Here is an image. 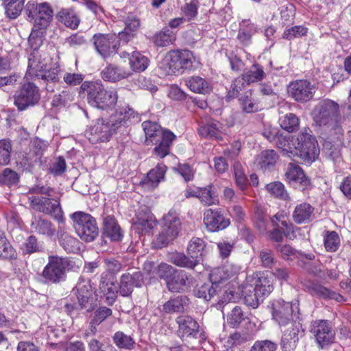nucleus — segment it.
<instances>
[{"label": "nucleus", "instance_id": "35", "mask_svg": "<svg viewBox=\"0 0 351 351\" xmlns=\"http://www.w3.org/2000/svg\"><path fill=\"white\" fill-rule=\"evenodd\" d=\"M189 305V299L185 295H178L171 298L162 306V311L166 313L183 312Z\"/></svg>", "mask_w": 351, "mask_h": 351}, {"label": "nucleus", "instance_id": "33", "mask_svg": "<svg viewBox=\"0 0 351 351\" xmlns=\"http://www.w3.org/2000/svg\"><path fill=\"white\" fill-rule=\"evenodd\" d=\"M314 208L308 203H302L295 206L293 213V219L298 223H306L313 219Z\"/></svg>", "mask_w": 351, "mask_h": 351}, {"label": "nucleus", "instance_id": "1", "mask_svg": "<svg viewBox=\"0 0 351 351\" xmlns=\"http://www.w3.org/2000/svg\"><path fill=\"white\" fill-rule=\"evenodd\" d=\"M311 114L322 134L327 138H339L343 129L339 104L330 99L322 100L314 107Z\"/></svg>", "mask_w": 351, "mask_h": 351}, {"label": "nucleus", "instance_id": "22", "mask_svg": "<svg viewBox=\"0 0 351 351\" xmlns=\"http://www.w3.org/2000/svg\"><path fill=\"white\" fill-rule=\"evenodd\" d=\"M204 223L210 232L222 230L230 224L229 218H226L219 210L207 209L204 213Z\"/></svg>", "mask_w": 351, "mask_h": 351}, {"label": "nucleus", "instance_id": "36", "mask_svg": "<svg viewBox=\"0 0 351 351\" xmlns=\"http://www.w3.org/2000/svg\"><path fill=\"white\" fill-rule=\"evenodd\" d=\"M58 20L64 23L65 26L71 29H76L80 23V19L72 8H62L56 16Z\"/></svg>", "mask_w": 351, "mask_h": 351}, {"label": "nucleus", "instance_id": "38", "mask_svg": "<svg viewBox=\"0 0 351 351\" xmlns=\"http://www.w3.org/2000/svg\"><path fill=\"white\" fill-rule=\"evenodd\" d=\"M266 74L263 70V67L258 64H254L252 67L242 75V85L244 83L250 84L251 83L258 82L264 79Z\"/></svg>", "mask_w": 351, "mask_h": 351}, {"label": "nucleus", "instance_id": "46", "mask_svg": "<svg viewBox=\"0 0 351 351\" xmlns=\"http://www.w3.org/2000/svg\"><path fill=\"white\" fill-rule=\"evenodd\" d=\"M129 59L130 66L134 71H143L149 65L148 58L138 51H134Z\"/></svg>", "mask_w": 351, "mask_h": 351}, {"label": "nucleus", "instance_id": "21", "mask_svg": "<svg viewBox=\"0 0 351 351\" xmlns=\"http://www.w3.org/2000/svg\"><path fill=\"white\" fill-rule=\"evenodd\" d=\"M132 220V229L138 234H149L157 226L156 219L147 208L138 211Z\"/></svg>", "mask_w": 351, "mask_h": 351}, {"label": "nucleus", "instance_id": "9", "mask_svg": "<svg viewBox=\"0 0 351 351\" xmlns=\"http://www.w3.org/2000/svg\"><path fill=\"white\" fill-rule=\"evenodd\" d=\"M194 60L193 53L189 50L171 51L166 54L160 67L167 75H179L191 69Z\"/></svg>", "mask_w": 351, "mask_h": 351}, {"label": "nucleus", "instance_id": "60", "mask_svg": "<svg viewBox=\"0 0 351 351\" xmlns=\"http://www.w3.org/2000/svg\"><path fill=\"white\" fill-rule=\"evenodd\" d=\"M245 319V317L241 308L239 306H235L228 315L227 322L231 327L236 328Z\"/></svg>", "mask_w": 351, "mask_h": 351}, {"label": "nucleus", "instance_id": "41", "mask_svg": "<svg viewBox=\"0 0 351 351\" xmlns=\"http://www.w3.org/2000/svg\"><path fill=\"white\" fill-rule=\"evenodd\" d=\"M240 270V267L237 265L227 263L222 267L214 270L211 274H215L218 277L221 284H224L226 279L237 275Z\"/></svg>", "mask_w": 351, "mask_h": 351}, {"label": "nucleus", "instance_id": "53", "mask_svg": "<svg viewBox=\"0 0 351 351\" xmlns=\"http://www.w3.org/2000/svg\"><path fill=\"white\" fill-rule=\"evenodd\" d=\"M233 171L237 185L241 190H245L247 186V180L241 163L235 162L233 165Z\"/></svg>", "mask_w": 351, "mask_h": 351}, {"label": "nucleus", "instance_id": "30", "mask_svg": "<svg viewBox=\"0 0 351 351\" xmlns=\"http://www.w3.org/2000/svg\"><path fill=\"white\" fill-rule=\"evenodd\" d=\"M99 292L108 304H112L116 300L119 291L116 289L112 281L108 280L107 275L103 274L99 285Z\"/></svg>", "mask_w": 351, "mask_h": 351}, {"label": "nucleus", "instance_id": "27", "mask_svg": "<svg viewBox=\"0 0 351 351\" xmlns=\"http://www.w3.org/2000/svg\"><path fill=\"white\" fill-rule=\"evenodd\" d=\"M301 326L300 323L292 324L285 332L282 337L281 347L283 351H294L299 340L298 334Z\"/></svg>", "mask_w": 351, "mask_h": 351}, {"label": "nucleus", "instance_id": "5", "mask_svg": "<svg viewBox=\"0 0 351 351\" xmlns=\"http://www.w3.org/2000/svg\"><path fill=\"white\" fill-rule=\"evenodd\" d=\"M279 147L282 152L291 153L298 156L304 162L308 164L315 161L319 154V148L317 141L315 136L311 134L309 128H305L300 132L297 136L293 139L291 147H286L285 145L282 146V143H277Z\"/></svg>", "mask_w": 351, "mask_h": 351}, {"label": "nucleus", "instance_id": "31", "mask_svg": "<svg viewBox=\"0 0 351 351\" xmlns=\"http://www.w3.org/2000/svg\"><path fill=\"white\" fill-rule=\"evenodd\" d=\"M185 84L190 90L198 94H208L212 90L211 84L206 79L193 75L185 80Z\"/></svg>", "mask_w": 351, "mask_h": 351}, {"label": "nucleus", "instance_id": "42", "mask_svg": "<svg viewBox=\"0 0 351 351\" xmlns=\"http://www.w3.org/2000/svg\"><path fill=\"white\" fill-rule=\"evenodd\" d=\"M278 159V156L272 150L263 151L257 157L258 165L263 169L266 170L273 167Z\"/></svg>", "mask_w": 351, "mask_h": 351}, {"label": "nucleus", "instance_id": "44", "mask_svg": "<svg viewBox=\"0 0 351 351\" xmlns=\"http://www.w3.org/2000/svg\"><path fill=\"white\" fill-rule=\"evenodd\" d=\"M25 0H4L5 14L10 19L17 18L23 10Z\"/></svg>", "mask_w": 351, "mask_h": 351}, {"label": "nucleus", "instance_id": "16", "mask_svg": "<svg viewBox=\"0 0 351 351\" xmlns=\"http://www.w3.org/2000/svg\"><path fill=\"white\" fill-rule=\"evenodd\" d=\"M75 293L82 309L91 311L95 305V298L90 281L81 278L75 286Z\"/></svg>", "mask_w": 351, "mask_h": 351}, {"label": "nucleus", "instance_id": "43", "mask_svg": "<svg viewBox=\"0 0 351 351\" xmlns=\"http://www.w3.org/2000/svg\"><path fill=\"white\" fill-rule=\"evenodd\" d=\"M205 246V243L202 239L193 238L188 245L187 252L192 258L199 259L201 261Z\"/></svg>", "mask_w": 351, "mask_h": 351}, {"label": "nucleus", "instance_id": "63", "mask_svg": "<svg viewBox=\"0 0 351 351\" xmlns=\"http://www.w3.org/2000/svg\"><path fill=\"white\" fill-rule=\"evenodd\" d=\"M256 32V28L253 25L241 28L239 31L237 38L240 43L245 45H249L251 43L252 36Z\"/></svg>", "mask_w": 351, "mask_h": 351}, {"label": "nucleus", "instance_id": "15", "mask_svg": "<svg viewBox=\"0 0 351 351\" xmlns=\"http://www.w3.org/2000/svg\"><path fill=\"white\" fill-rule=\"evenodd\" d=\"M93 40L97 52L104 58L115 53L119 45V38L114 34H96Z\"/></svg>", "mask_w": 351, "mask_h": 351}, {"label": "nucleus", "instance_id": "64", "mask_svg": "<svg viewBox=\"0 0 351 351\" xmlns=\"http://www.w3.org/2000/svg\"><path fill=\"white\" fill-rule=\"evenodd\" d=\"M277 345L270 340L256 341L252 346L250 351H275Z\"/></svg>", "mask_w": 351, "mask_h": 351}, {"label": "nucleus", "instance_id": "19", "mask_svg": "<svg viewBox=\"0 0 351 351\" xmlns=\"http://www.w3.org/2000/svg\"><path fill=\"white\" fill-rule=\"evenodd\" d=\"M143 282L141 272L130 269L120 277L119 293L123 297H128L133 292L134 287H141Z\"/></svg>", "mask_w": 351, "mask_h": 351}, {"label": "nucleus", "instance_id": "47", "mask_svg": "<svg viewBox=\"0 0 351 351\" xmlns=\"http://www.w3.org/2000/svg\"><path fill=\"white\" fill-rule=\"evenodd\" d=\"M12 152V141L7 138L0 140V165L5 166L10 163Z\"/></svg>", "mask_w": 351, "mask_h": 351}, {"label": "nucleus", "instance_id": "57", "mask_svg": "<svg viewBox=\"0 0 351 351\" xmlns=\"http://www.w3.org/2000/svg\"><path fill=\"white\" fill-rule=\"evenodd\" d=\"M221 291L218 289V292H221V295L219 296V302L221 304L228 303L230 302H235L239 298L237 293L235 292L231 287L226 284L225 285H221Z\"/></svg>", "mask_w": 351, "mask_h": 351}, {"label": "nucleus", "instance_id": "55", "mask_svg": "<svg viewBox=\"0 0 351 351\" xmlns=\"http://www.w3.org/2000/svg\"><path fill=\"white\" fill-rule=\"evenodd\" d=\"M254 224L258 231L263 234L267 230V219L263 209L260 206L254 208Z\"/></svg>", "mask_w": 351, "mask_h": 351}, {"label": "nucleus", "instance_id": "28", "mask_svg": "<svg viewBox=\"0 0 351 351\" xmlns=\"http://www.w3.org/2000/svg\"><path fill=\"white\" fill-rule=\"evenodd\" d=\"M30 227L32 232L50 237L53 236L56 232L52 223L39 215L33 216Z\"/></svg>", "mask_w": 351, "mask_h": 351}, {"label": "nucleus", "instance_id": "14", "mask_svg": "<svg viewBox=\"0 0 351 351\" xmlns=\"http://www.w3.org/2000/svg\"><path fill=\"white\" fill-rule=\"evenodd\" d=\"M14 105L19 110H24L37 104L40 98L38 88L33 83L24 84L14 95Z\"/></svg>", "mask_w": 351, "mask_h": 351}, {"label": "nucleus", "instance_id": "26", "mask_svg": "<svg viewBox=\"0 0 351 351\" xmlns=\"http://www.w3.org/2000/svg\"><path fill=\"white\" fill-rule=\"evenodd\" d=\"M210 282L197 286L195 291V295L199 298L208 301L213 298L217 293L218 289L221 291L220 287L221 282L215 274H210Z\"/></svg>", "mask_w": 351, "mask_h": 351}, {"label": "nucleus", "instance_id": "20", "mask_svg": "<svg viewBox=\"0 0 351 351\" xmlns=\"http://www.w3.org/2000/svg\"><path fill=\"white\" fill-rule=\"evenodd\" d=\"M293 305L283 300H276L271 304V313L273 318L280 326H287L295 322L293 321Z\"/></svg>", "mask_w": 351, "mask_h": 351}, {"label": "nucleus", "instance_id": "18", "mask_svg": "<svg viewBox=\"0 0 351 351\" xmlns=\"http://www.w3.org/2000/svg\"><path fill=\"white\" fill-rule=\"evenodd\" d=\"M311 332L315 336L318 345L324 348L334 342L335 331L328 321L316 320L312 323Z\"/></svg>", "mask_w": 351, "mask_h": 351}, {"label": "nucleus", "instance_id": "17", "mask_svg": "<svg viewBox=\"0 0 351 351\" xmlns=\"http://www.w3.org/2000/svg\"><path fill=\"white\" fill-rule=\"evenodd\" d=\"M315 92V88L311 83L307 80H295L289 84L288 93L295 101L305 103L311 100Z\"/></svg>", "mask_w": 351, "mask_h": 351}, {"label": "nucleus", "instance_id": "50", "mask_svg": "<svg viewBox=\"0 0 351 351\" xmlns=\"http://www.w3.org/2000/svg\"><path fill=\"white\" fill-rule=\"evenodd\" d=\"M299 119L293 113H288L280 119L281 128L289 132L296 130L299 126Z\"/></svg>", "mask_w": 351, "mask_h": 351}, {"label": "nucleus", "instance_id": "39", "mask_svg": "<svg viewBox=\"0 0 351 351\" xmlns=\"http://www.w3.org/2000/svg\"><path fill=\"white\" fill-rule=\"evenodd\" d=\"M125 27L123 32H119V38L121 41L127 43L134 36V32H136L139 26L140 21L136 17H128L125 21Z\"/></svg>", "mask_w": 351, "mask_h": 351}, {"label": "nucleus", "instance_id": "32", "mask_svg": "<svg viewBox=\"0 0 351 351\" xmlns=\"http://www.w3.org/2000/svg\"><path fill=\"white\" fill-rule=\"evenodd\" d=\"M130 75L129 71L125 70L116 65L110 64L105 67L101 72V76L105 81L116 82Z\"/></svg>", "mask_w": 351, "mask_h": 351}, {"label": "nucleus", "instance_id": "2", "mask_svg": "<svg viewBox=\"0 0 351 351\" xmlns=\"http://www.w3.org/2000/svg\"><path fill=\"white\" fill-rule=\"evenodd\" d=\"M60 68L57 62H53L49 53L44 50H33L28 56L27 79L37 78L46 84L47 91H53L51 84L59 81Z\"/></svg>", "mask_w": 351, "mask_h": 351}, {"label": "nucleus", "instance_id": "13", "mask_svg": "<svg viewBox=\"0 0 351 351\" xmlns=\"http://www.w3.org/2000/svg\"><path fill=\"white\" fill-rule=\"evenodd\" d=\"M25 12L29 19L34 20L35 29H45L53 19V10L46 2L37 3L30 1L25 7Z\"/></svg>", "mask_w": 351, "mask_h": 351}, {"label": "nucleus", "instance_id": "3", "mask_svg": "<svg viewBox=\"0 0 351 351\" xmlns=\"http://www.w3.org/2000/svg\"><path fill=\"white\" fill-rule=\"evenodd\" d=\"M29 205L34 210L53 217L60 224L64 223L60 202L51 197L52 189L36 186L30 190Z\"/></svg>", "mask_w": 351, "mask_h": 351}, {"label": "nucleus", "instance_id": "25", "mask_svg": "<svg viewBox=\"0 0 351 351\" xmlns=\"http://www.w3.org/2000/svg\"><path fill=\"white\" fill-rule=\"evenodd\" d=\"M166 171L167 167L164 164H158L147 173V176L141 181V185L147 191L155 189L164 180Z\"/></svg>", "mask_w": 351, "mask_h": 351}, {"label": "nucleus", "instance_id": "51", "mask_svg": "<svg viewBox=\"0 0 351 351\" xmlns=\"http://www.w3.org/2000/svg\"><path fill=\"white\" fill-rule=\"evenodd\" d=\"M198 198L204 205L207 206L215 204L218 202L217 195L212 186H209L208 188L200 189L199 190Z\"/></svg>", "mask_w": 351, "mask_h": 351}, {"label": "nucleus", "instance_id": "45", "mask_svg": "<svg viewBox=\"0 0 351 351\" xmlns=\"http://www.w3.org/2000/svg\"><path fill=\"white\" fill-rule=\"evenodd\" d=\"M171 262L178 267L193 269L200 260L188 257L182 253H176L171 256Z\"/></svg>", "mask_w": 351, "mask_h": 351}, {"label": "nucleus", "instance_id": "6", "mask_svg": "<svg viewBox=\"0 0 351 351\" xmlns=\"http://www.w3.org/2000/svg\"><path fill=\"white\" fill-rule=\"evenodd\" d=\"M142 127L145 134V143L155 144L154 154L160 158L167 156L170 152V147L176 138V135L168 130H163L160 125L150 121H144Z\"/></svg>", "mask_w": 351, "mask_h": 351}, {"label": "nucleus", "instance_id": "58", "mask_svg": "<svg viewBox=\"0 0 351 351\" xmlns=\"http://www.w3.org/2000/svg\"><path fill=\"white\" fill-rule=\"evenodd\" d=\"M19 180L18 173L11 169L5 168L0 173V184L8 186L16 184Z\"/></svg>", "mask_w": 351, "mask_h": 351}, {"label": "nucleus", "instance_id": "54", "mask_svg": "<svg viewBox=\"0 0 351 351\" xmlns=\"http://www.w3.org/2000/svg\"><path fill=\"white\" fill-rule=\"evenodd\" d=\"M266 189L269 193L280 199L285 200L289 198L284 185L280 182H274L268 184L266 186Z\"/></svg>", "mask_w": 351, "mask_h": 351}, {"label": "nucleus", "instance_id": "12", "mask_svg": "<svg viewBox=\"0 0 351 351\" xmlns=\"http://www.w3.org/2000/svg\"><path fill=\"white\" fill-rule=\"evenodd\" d=\"M77 235L86 242H91L98 236L99 229L94 217L90 215L77 211L71 215Z\"/></svg>", "mask_w": 351, "mask_h": 351}, {"label": "nucleus", "instance_id": "34", "mask_svg": "<svg viewBox=\"0 0 351 351\" xmlns=\"http://www.w3.org/2000/svg\"><path fill=\"white\" fill-rule=\"evenodd\" d=\"M199 134L204 138L220 139L222 138L223 126L217 121H210L198 128Z\"/></svg>", "mask_w": 351, "mask_h": 351}, {"label": "nucleus", "instance_id": "23", "mask_svg": "<svg viewBox=\"0 0 351 351\" xmlns=\"http://www.w3.org/2000/svg\"><path fill=\"white\" fill-rule=\"evenodd\" d=\"M178 334L182 339L196 338L199 332L198 323L191 316L180 315L176 318Z\"/></svg>", "mask_w": 351, "mask_h": 351}, {"label": "nucleus", "instance_id": "8", "mask_svg": "<svg viewBox=\"0 0 351 351\" xmlns=\"http://www.w3.org/2000/svg\"><path fill=\"white\" fill-rule=\"evenodd\" d=\"M247 282L249 285L243 291L245 302L256 308L260 302H263L271 293L273 285L268 278L261 276L258 274L247 277Z\"/></svg>", "mask_w": 351, "mask_h": 351}, {"label": "nucleus", "instance_id": "37", "mask_svg": "<svg viewBox=\"0 0 351 351\" xmlns=\"http://www.w3.org/2000/svg\"><path fill=\"white\" fill-rule=\"evenodd\" d=\"M104 232L112 241H119L122 237L121 228L112 216H107L104 221Z\"/></svg>", "mask_w": 351, "mask_h": 351}, {"label": "nucleus", "instance_id": "10", "mask_svg": "<svg viewBox=\"0 0 351 351\" xmlns=\"http://www.w3.org/2000/svg\"><path fill=\"white\" fill-rule=\"evenodd\" d=\"M181 221L175 210H170L163 217L160 232L156 237L154 245L156 248H162L173 241L178 235Z\"/></svg>", "mask_w": 351, "mask_h": 351}, {"label": "nucleus", "instance_id": "59", "mask_svg": "<svg viewBox=\"0 0 351 351\" xmlns=\"http://www.w3.org/2000/svg\"><path fill=\"white\" fill-rule=\"evenodd\" d=\"M15 256V251L4 234L0 231V258H8Z\"/></svg>", "mask_w": 351, "mask_h": 351}, {"label": "nucleus", "instance_id": "52", "mask_svg": "<svg viewBox=\"0 0 351 351\" xmlns=\"http://www.w3.org/2000/svg\"><path fill=\"white\" fill-rule=\"evenodd\" d=\"M340 244V239L335 231L327 232L324 237V246L328 252H334L337 250Z\"/></svg>", "mask_w": 351, "mask_h": 351}, {"label": "nucleus", "instance_id": "56", "mask_svg": "<svg viewBox=\"0 0 351 351\" xmlns=\"http://www.w3.org/2000/svg\"><path fill=\"white\" fill-rule=\"evenodd\" d=\"M313 291L317 295L324 298L333 299L337 302H341L343 300V297L340 294L332 291L320 285H313Z\"/></svg>", "mask_w": 351, "mask_h": 351}, {"label": "nucleus", "instance_id": "61", "mask_svg": "<svg viewBox=\"0 0 351 351\" xmlns=\"http://www.w3.org/2000/svg\"><path fill=\"white\" fill-rule=\"evenodd\" d=\"M258 257L261 265L265 268H271L277 263L274 252L271 250L264 249L260 251Z\"/></svg>", "mask_w": 351, "mask_h": 351}, {"label": "nucleus", "instance_id": "62", "mask_svg": "<svg viewBox=\"0 0 351 351\" xmlns=\"http://www.w3.org/2000/svg\"><path fill=\"white\" fill-rule=\"evenodd\" d=\"M240 101L243 110L247 113L257 112L259 110V106L254 102L251 93L241 97Z\"/></svg>", "mask_w": 351, "mask_h": 351}, {"label": "nucleus", "instance_id": "4", "mask_svg": "<svg viewBox=\"0 0 351 351\" xmlns=\"http://www.w3.org/2000/svg\"><path fill=\"white\" fill-rule=\"evenodd\" d=\"M80 96L87 97L88 103L97 108L107 109L113 107L118 99L117 91L107 90L101 81H85L79 90Z\"/></svg>", "mask_w": 351, "mask_h": 351}, {"label": "nucleus", "instance_id": "49", "mask_svg": "<svg viewBox=\"0 0 351 351\" xmlns=\"http://www.w3.org/2000/svg\"><path fill=\"white\" fill-rule=\"evenodd\" d=\"M175 40V34L168 29L156 34L154 36V43L158 47L169 45L172 44Z\"/></svg>", "mask_w": 351, "mask_h": 351}, {"label": "nucleus", "instance_id": "7", "mask_svg": "<svg viewBox=\"0 0 351 351\" xmlns=\"http://www.w3.org/2000/svg\"><path fill=\"white\" fill-rule=\"evenodd\" d=\"M126 114L123 117V112L117 113L110 117L108 120L98 119L88 130L86 135L93 143L108 141L116 130L125 123Z\"/></svg>", "mask_w": 351, "mask_h": 351}, {"label": "nucleus", "instance_id": "40", "mask_svg": "<svg viewBox=\"0 0 351 351\" xmlns=\"http://www.w3.org/2000/svg\"><path fill=\"white\" fill-rule=\"evenodd\" d=\"M59 229L58 237L60 245L66 252L72 253L77 251L79 249L78 241L66 232H64L62 230V227L60 226Z\"/></svg>", "mask_w": 351, "mask_h": 351}, {"label": "nucleus", "instance_id": "24", "mask_svg": "<svg viewBox=\"0 0 351 351\" xmlns=\"http://www.w3.org/2000/svg\"><path fill=\"white\" fill-rule=\"evenodd\" d=\"M285 175L289 182L300 190L305 191L310 189V180L305 176L300 166L289 163Z\"/></svg>", "mask_w": 351, "mask_h": 351}, {"label": "nucleus", "instance_id": "48", "mask_svg": "<svg viewBox=\"0 0 351 351\" xmlns=\"http://www.w3.org/2000/svg\"><path fill=\"white\" fill-rule=\"evenodd\" d=\"M113 341L119 348L128 350L132 349L135 343L134 339L130 335H128L121 331L114 333Z\"/></svg>", "mask_w": 351, "mask_h": 351}, {"label": "nucleus", "instance_id": "11", "mask_svg": "<svg viewBox=\"0 0 351 351\" xmlns=\"http://www.w3.org/2000/svg\"><path fill=\"white\" fill-rule=\"evenodd\" d=\"M70 265L67 258L58 256H49L48 263L44 267L41 276L46 284H58L66 278V270Z\"/></svg>", "mask_w": 351, "mask_h": 351}, {"label": "nucleus", "instance_id": "29", "mask_svg": "<svg viewBox=\"0 0 351 351\" xmlns=\"http://www.w3.org/2000/svg\"><path fill=\"white\" fill-rule=\"evenodd\" d=\"M191 276L184 270L176 269L171 276L168 279L167 287L171 292L184 291L187 286Z\"/></svg>", "mask_w": 351, "mask_h": 351}]
</instances>
